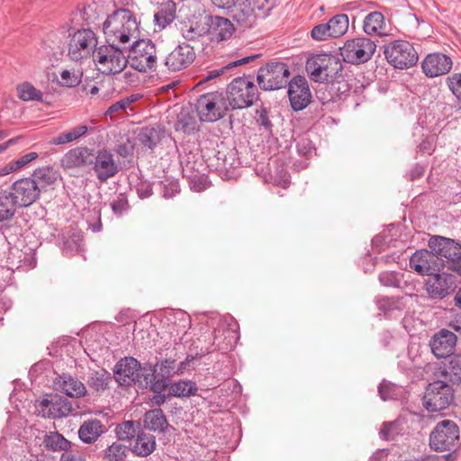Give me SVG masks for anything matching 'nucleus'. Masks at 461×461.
Wrapping results in <instances>:
<instances>
[{"mask_svg": "<svg viewBox=\"0 0 461 461\" xmlns=\"http://www.w3.org/2000/svg\"><path fill=\"white\" fill-rule=\"evenodd\" d=\"M143 426L150 431L164 433L169 424L163 411L160 408H157L145 412Z\"/></svg>", "mask_w": 461, "mask_h": 461, "instance_id": "31", "label": "nucleus"}, {"mask_svg": "<svg viewBox=\"0 0 461 461\" xmlns=\"http://www.w3.org/2000/svg\"><path fill=\"white\" fill-rule=\"evenodd\" d=\"M54 384L58 390H60L71 398H80L86 394V385L77 378L70 375L63 374L54 380Z\"/></svg>", "mask_w": 461, "mask_h": 461, "instance_id": "27", "label": "nucleus"}, {"mask_svg": "<svg viewBox=\"0 0 461 461\" xmlns=\"http://www.w3.org/2000/svg\"><path fill=\"white\" fill-rule=\"evenodd\" d=\"M176 130L188 134L197 130L196 118L188 109H182L177 115Z\"/></svg>", "mask_w": 461, "mask_h": 461, "instance_id": "41", "label": "nucleus"}, {"mask_svg": "<svg viewBox=\"0 0 461 461\" xmlns=\"http://www.w3.org/2000/svg\"><path fill=\"white\" fill-rule=\"evenodd\" d=\"M306 71L312 80L324 83L332 82L341 75L343 65L339 58L331 54H316L308 58Z\"/></svg>", "mask_w": 461, "mask_h": 461, "instance_id": "4", "label": "nucleus"}, {"mask_svg": "<svg viewBox=\"0 0 461 461\" xmlns=\"http://www.w3.org/2000/svg\"><path fill=\"white\" fill-rule=\"evenodd\" d=\"M128 453V448L118 443L113 442L104 451V459L105 461H123Z\"/></svg>", "mask_w": 461, "mask_h": 461, "instance_id": "44", "label": "nucleus"}, {"mask_svg": "<svg viewBox=\"0 0 461 461\" xmlns=\"http://www.w3.org/2000/svg\"><path fill=\"white\" fill-rule=\"evenodd\" d=\"M458 441V427L449 420L438 422L429 437V446L436 451L451 450L457 447Z\"/></svg>", "mask_w": 461, "mask_h": 461, "instance_id": "13", "label": "nucleus"}, {"mask_svg": "<svg viewBox=\"0 0 461 461\" xmlns=\"http://www.w3.org/2000/svg\"><path fill=\"white\" fill-rule=\"evenodd\" d=\"M327 24L331 37L339 38L343 36L348 30V17L344 14H336L329 20Z\"/></svg>", "mask_w": 461, "mask_h": 461, "instance_id": "43", "label": "nucleus"}, {"mask_svg": "<svg viewBox=\"0 0 461 461\" xmlns=\"http://www.w3.org/2000/svg\"><path fill=\"white\" fill-rule=\"evenodd\" d=\"M156 448L155 437L149 433L143 431L141 429L140 433L135 437V442L131 446L132 453L139 456H147L150 455Z\"/></svg>", "mask_w": 461, "mask_h": 461, "instance_id": "34", "label": "nucleus"}, {"mask_svg": "<svg viewBox=\"0 0 461 461\" xmlns=\"http://www.w3.org/2000/svg\"><path fill=\"white\" fill-rule=\"evenodd\" d=\"M180 192L179 184L176 180L169 181L163 185V196L165 198H172Z\"/></svg>", "mask_w": 461, "mask_h": 461, "instance_id": "59", "label": "nucleus"}, {"mask_svg": "<svg viewBox=\"0 0 461 461\" xmlns=\"http://www.w3.org/2000/svg\"><path fill=\"white\" fill-rule=\"evenodd\" d=\"M288 97L294 111H302L311 103L312 94L304 77L296 76L288 83Z\"/></svg>", "mask_w": 461, "mask_h": 461, "instance_id": "19", "label": "nucleus"}, {"mask_svg": "<svg viewBox=\"0 0 461 461\" xmlns=\"http://www.w3.org/2000/svg\"><path fill=\"white\" fill-rule=\"evenodd\" d=\"M97 44V37L92 30H77L70 36L68 56L75 62L88 60L94 58L98 49Z\"/></svg>", "mask_w": 461, "mask_h": 461, "instance_id": "9", "label": "nucleus"}, {"mask_svg": "<svg viewBox=\"0 0 461 461\" xmlns=\"http://www.w3.org/2000/svg\"><path fill=\"white\" fill-rule=\"evenodd\" d=\"M249 4L253 5V8L262 13V15H266L275 5V0H246Z\"/></svg>", "mask_w": 461, "mask_h": 461, "instance_id": "56", "label": "nucleus"}, {"mask_svg": "<svg viewBox=\"0 0 461 461\" xmlns=\"http://www.w3.org/2000/svg\"><path fill=\"white\" fill-rule=\"evenodd\" d=\"M453 401V390L446 380L429 384L423 396L424 407L431 412L447 409Z\"/></svg>", "mask_w": 461, "mask_h": 461, "instance_id": "12", "label": "nucleus"}, {"mask_svg": "<svg viewBox=\"0 0 461 461\" xmlns=\"http://www.w3.org/2000/svg\"><path fill=\"white\" fill-rule=\"evenodd\" d=\"M127 59L131 67L140 72L155 69L157 65V50L149 40H133L127 46Z\"/></svg>", "mask_w": 461, "mask_h": 461, "instance_id": "7", "label": "nucleus"}, {"mask_svg": "<svg viewBox=\"0 0 461 461\" xmlns=\"http://www.w3.org/2000/svg\"><path fill=\"white\" fill-rule=\"evenodd\" d=\"M138 140L145 147L153 149L161 140V132L155 127H144L137 135Z\"/></svg>", "mask_w": 461, "mask_h": 461, "instance_id": "42", "label": "nucleus"}, {"mask_svg": "<svg viewBox=\"0 0 461 461\" xmlns=\"http://www.w3.org/2000/svg\"><path fill=\"white\" fill-rule=\"evenodd\" d=\"M58 172L51 167L36 168L30 176L38 185L40 193L47 191L58 179Z\"/></svg>", "mask_w": 461, "mask_h": 461, "instance_id": "33", "label": "nucleus"}, {"mask_svg": "<svg viewBox=\"0 0 461 461\" xmlns=\"http://www.w3.org/2000/svg\"><path fill=\"white\" fill-rule=\"evenodd\" d=\"M233 20L243 29L252 28L258 14L249 2L240 0L230 9Z\"/></svg>", "mask_w": 461, "mask_h": 461, "instance_id": "26", "label": "nucleus"}, {"mask_svg": "<svg viewBox=\"0 0 461 461\" xmlns=\"http://www.w3.org/2000/svg\"><path fill=\"white\" fill-rule=\"evenodd\" d=\"M230 109H243L251 106L258 98V90L248 77H236L228 86L225 93Z\"/></svg>", "mask_w": 461, "mask_h": 461, "instance_id": "6", "label": "nucleus"}, {"mask_svg": "<svg viewBox=\"0 0 461 461\" xmlns=\"http://www.w3.org/2000/svg\"><path fill=\"white\" fill-rule=\"evenodd\" d=\"M290 70L283 62H270L261 67L257 75L259 87L264 91L277 90L288 83Z\"/></svg>", "mask_w": 461, "mask_h": 461, "instance_id": "11", "label": "nucleus"}, {"mask_svg": "<svg viewBox=\"0 0 461 461\" xmlns=\"http://www.w3.org/2000/svg\"><path fill=\"white\" fill-rule=\"evenodd\" d=\"M396 386L385 380H384L378 386V393L382 400H391L396 396Z\"/></svg>", "mask_w": 461, "mask_h": 461, "instance_id": "53", "label": "nucleus"}, {"mask_svg": "<svg viewBox=\"0 0 461 461\" xmlns=\"http://www.w3.org/2000/svg\"><path fill=\"white\" fill-rule=\"evenodd\" d=\"M183 37L187 41H194L197 38L207 35L206 29L204 28V23L203 25H190L182 30Z\"/></svg>", "mask_w": 461, "mask_h": 461, "instance_id": "51", "label": "nucleus"}, {"mask_svg": "<svg viewBox=\"0 0 461 461\" xmlns=\"http://www.w3.org/2000/svg\"><path fill=\"white\" fill-rule=\"evenodd\" d=\"M141 429L140 421L125 420L116 426L115 433L118 440L131 441L135 438Z\"/></svg>", "mask_w": 461, "mask_h": 461, "instance_id": "39", "label": "nucleus"}, {"mask_svg": "<svg viewBox=\"0 0 461 461\" xmlns=\"http://www.w3.org/2000/svg\"><path fill=\"white\" fill-rule=\"evenodd\" d=\"M256 122L259 126L260 131L271 133L273 129V123L268 116V112L266 108H261L257 111Z\"/></svg>", "mask_w": 461, "mask_h": 461, "instance_id": "50", "label": "nucleus"}, {"mask_svg": "<svg viewBox=\"0 0 461 461\" xmlns=\"http://www.w3.org/2000/svg\"><path fill=\"white\" fill-rule=\"evenodd\" d=\"M113 378L121 386L137 385L141 389L149 388L153 393H162L167 387V382L157 378L156 366L141 364L132 357L121 358L113 367Z\"/></svg>", "mask_w": 461, "mask_h": 461, "instance_id": "1", "label": "nucleus"}, {"mask_svg": "<svg viewBox=\"0 0 461 461\" xmlns=\"http://www.w3.org/2000/svg\"><path fill=\"white\" fill-rule=\"evenodd\" d=\"M195 59L194 49L186 43L176 47L165 59L164 65L169 71H179L186 68Z\"/></svg>", "mask_w": 461, "mask_h": 461, "instance_id": "22", "label": "nucleus"}, {"mask_svg": "<svg viewBox=\"0 0 461 461\" xmlns=\"http://www.w3.org/2000/svg\"><path fill=\"white\" fill-rule=\"evenodd\" d=\"M386 23L384 15L378 11L367 14L363 21V31L368 35H385Z\"/></svg>", "mask_w": 461, "mask_h": 461, "instance_id": "30", "label": "nucleus"}, {"mask_svg": "<svg viewBox=\"0 0 461 461\" xmlns=\"http://www.w3.org/2000/svg\"><path fill=\"white\" fill-rule=\"evenodd\" d=\"M444 267V260L431 249L417 250L410 258V267L421 276H430Z\"/></svg>", "mask_w": 461, "mask_h": 461, "instance_id": "14", "label": "nucleus"}, {"mask_svg": "<svg viewBox=\"0 0 461 461\" xmlns=\"http://www.w3.org/2000/svg\"><path fill=\"white\" fill-rule=\"evenodd\" d=\"M176 4L173 1H167L159 5L154 14L155 31L164 30L176 19Z\"/></svg>", "mask_w": 461, "mask_h": 461, "instance_id": "29", "label": "nucleus"}, {"mask_svg": "<svg viewBox=\"0 0 461 461\" xmlns=\"http://www.w3.org/2000/svg\"><path fill=\"white\" fill-rule=\"evenodd\" d=\"M82 72L63 70L60 74L61 84L68 87H74L81 82Z\"/></svg>", "mask_w": 461, "mask_h": 461, "instance_id": "49", "label": "nucleus"}, {"mask_svg": "<svg viewBox=\"0 0 461 461\" xmlns=\"http://www.w3.org/2000/svg\"><path fill=\"white\" fill-rule=\"evenodd\" d=\"M447 86L452 92V94L461 101V74L456 73L452 76L448 77Z\"/></svg>", "mask_w": 461, "mask_h": 461, "instance_id": "55", "label": "nucleus"}, {"mask_svg": "<svg viewBox=\"0 0 461 461\" xmlns=\"http://www.w3.org/2000/svg\"><path fill=\"white\" fill-rule=\"evenodd\" d=\"M38 157H39V155L37 152H30V153H27L13 161H14L17 170H21V169L26 167L31 162L37 159Z\"/></svg>", "mask_w": 461, "mask_h": 461, "instance_id": "58", "label": "nucleus"}, {"mask_svg": "<svg viewBox=\"0 0 461 461\" xmlns=\"http://www.w3.org/2000/svg\"><path fill=\"white\" fill-rule=\"evenodd\" d=\"M111 382V374L104 368L91 371L86 380L89 389L98 394L107 390Z\"/></svg>", "mask_w": 461, "mask_h": 461, "instance_id": "32", "label": "nucleus"}, {"mask_svg": "<svg viewBox=\"0 0 461 461\" xmlns=\"http://www.w3.org/2000/svg\"><path fill=\"white\" fill-rule=\"evenodd\" d=\"M72 132L69 131L61 132L57 136L53 137L50 140V144L53 145H63L74 141Z\"/></svg>", "mask_w": 461, "mask_h": 461, "instance_id": "60", "label": "nucleus"}, {"mask_svg": "<svg viewBox=\"0 0 461 461\" xmlns=\"http://www.w3.org/2000/svg\"><path fill=\"white\" fill-rule=\"evenodd\" d=\"M444 380L453 384L461 382V355H451L447 364L441 370Z\"/></svg>", "mask_w": 461, "mask_h": 461, "instance_id": "37", "label": "nucleus"}, {"mask_svg": "<svg viewBox=\"0 0 461 461\" xmlns=\"http://www.w3.org/2000/svg\"><path fill=\"white\" fill-rule=\"evenodd\" d=\"M43 447L51 452L63 453L71 448V442L68 440L62 434L58 431H50L45 433L42 438Z\"/></svg>", "mask_w": 461, "mask_h": 461, "instance_id": "36", "label": "nucleus"}, {"mask_svg": "<svg viewBox=\"0 0 461 461\" xmlns=\"http://www.w3.org/2000/svg\"><path fill=\"white\" fill-rule=\"evenodd\" d=\"M94 157L91 168L95 171L99 181L105 182L119 172L118 164L109 149H98L94 153Z\"/></svg>", "mask_w": 461, "mask_h": 461, "instance_id": "18", "label": "nucleus"}, {"mask_svg": "<svg viewBox=\"0 0 461 461\" xmlns=\"http://www.w3.org/2000/svg\"><path fill=\"white\" fill-rule=\"evenodd\" d=\"M127 206L128 202L123 197H121L111 203L113 212L118 215L122 214L124 211H126Z\"/></svg>", "mask_w": 461, "mask_h": 461, "instance_id": "61", "label": "nucleus"}, {"mask_svg": "<svg viewBox=\"0 0 461 461\" xmlns=\"http://www.w3.org/2000/svg\"><path fill=\"white\" fill-rule=\"evenodd\" d=\"M106 45H101L96 50L93 60L97 70L103 75L121 73L129 62L127 46L106 41Z\"/></svg>", "mask_w": 461, "mask_h": 461, "instance_id": "3", "label": "nucleus"}, {"mask_svg": "<svg viewBox=\"0 0 461 461\" xmlns=\"http://www.w3.org/2000/svg\"><path fill=\"white\" fill-rule=\"evenodd\" d=\"M60 461H86V458L81 454L74 453L69 449L62 453Z\"/></svg>", "mask_w": 461, "mask_h": 461, "instance_id": "63", "label": "nucleus"}, {"mask_svg": "<svg viewBox=\"0 0 461 461\" xmlns=\"http://www.w3.org/2000/svg\"><path fill=\"white\" fill-rule=\"evenodd\" d=\"M212 155L204 154L207 157L208 165L214 167L216 169H228L231 166V162L228 161L227 156L223 151L213 150Z\"/></svg>", "mask_w": 461, "mask_h": 461, "instance_id": "46", "label": "nucleus"}, {"mask_svg": "<svg viewBox=\"0 0 461 461\" xmlns=\"http://www.w3.org/2000/svg\"><path fill=\"white\" fill-rule=\"evenodd\" d=\"M18 96L23 101H41L42 93L30 83H23L17 86Z\"/></svg>", "mask_w": 461, "mask_h": 461, "instance_id": "45", "label": "nucleus"}, {"mask_svg": "<svg viewBox=\"0 0 461 461\" xmlns=\"http://www.w3.org/2000/svg\"><path fill=\"white\" fill-rule=\"evenodd\" d=\"M296 149L300 155L310 157L314 152L315 149L312 140L308 137H302L296 143Z\"/></svg>", "mask_w": 461, "mask_h": 461, "instance_id": "54", "label": "nucleus"}, {"mask_svg": "<svg viewBox=\"0 0 461 461\" xmlns=\"http://www.w3.org/2000/svg\"><path fill=\"white\" fill-rule=\"evenodd\" d=\"M425 286L430 298L442 299L455 292L456 277L445 272L441 274L436 272L429 276Z\"/></svg>", "mask_w": 461, "mask_h": 461, "instance_id": "16", "label": "nucleus"}, {"mask_svg": "<svg viewBox=\"0 0 461 461\" xmlns=\"http://www.w3.org/2000/svg\"><path fill=\"white\" fill-rule=\"evenodd\" d=\"M153 366H156L157 372L161 375L160 379L166 382V379L176 375V361L173 358H166L158 362ZM156 379H158V377Z\"/></svg>", "mask_w": 461, "mask_h": 461, "instance_id": "47", "label": "nucleus"}, {"mask_svg": "<svg viewBox=\"0 0 461 461\" xmlns=\"http://www.w3.org/2000/svg\"><path fill=\"white\" fill-rule=\"evenodd\" d=\"M311 36L313 40L319 41H327L330 38H332L327 23L315 25L312 29Z\"/></svg>", "mask_w": 461, "mask_h": 461, "instance_id": "52", "label": "nucleus"}, {"mask_svg": "<svg viewBox=\"0 0 461 461\" xmlns=\"http://www.w3.org/2000/svg\"><path fill=\"white\" fill-rule=\"evenodd\" d=\"M38 408L42 417L50 419L67 417L73 410L71 402L59 394H50L44 398Z\"/></svg>", "mask_w": 461, "mask_h": 461, "instance_id": "17", "label": "nucleus"}, {"mask_svg": "<svg viewBox=\"0 0 461 461\" xmlns=\"http://www.w3.org/2000/svg\"><path fill=\"white\" fill-rule=\"evenodd\" d=\"M257 58H258V55H251V56H247V57L241 58V59H239L234 60L232 62H230L229 64H227L225 67H223L221 68L214 69V70L209 72L208 76L206 77V79H211V78L217 77L220 75L223 74V72L225 70L232 68L234 67H238V66H240V65L247 64V63L254 60Z\"/></svg>", "mask_w": 461, "mask_h": 461, "instance_id": "48", "label": "nucleus"}, {"mask_svg": "<svg viewBox=\"0 0 461 461\" xmlns=\"http://www.w3.org/2000/svg\"><path fill=\"white\" fill-rule=\"evenodd\" d=\"M376 50L374 41L366 37H357L348 40L339 48L343 60L353 65H360L372 59Z\"/></svg>", "mask_w": 461, "mask_h": 461, "instance_id": "10", "label": "nucleus"}, {"mask_svg": "<svg viewBox=\"0 0 461 461\" xmlns=\"http://www.w3.org/2000/svg\"><path fill=\"white\" fill-rule=\"evenodd\" d=\"M116 152L121 157L127 158L128 156L132 154L133 146L130 143V141L119 144L116 148Z\"/></svg>", "mask_w": 461, "mask_h": 461, "instance_id": "62", "label": "nucleus"}, {"mask_svg": "<svg viewBox=\"0 0 461 461\" xmlns=\"http://www.w3.org/2000/svg\"><path fill=\"white\" fill-rule=\"evenodd\" d=\"M18 204L8 190L0 191V222L10 221L14 218Z\"/></svg>", "mask_w": 461, "mask_h": 461, "instance_id": "38", "label": "nucleus"}, {"mask_svg": "<svg viewBox=\"0 0 461 461\" xmlns=\"http://www.w3.org/2000/svg\"><path fill=\"white\" fill-rule=\"evenodd\" d=\"M106 431L104 424L97 419H87L80 425L77 434L85 444H94Z\"/></svg>", "mask_w": 461, "mask_h": 461, "instance_id": "28", "label": "nucleus"}, {"mask_svg": "<svg viewBox=\"0 0 461 461\" xmlns=\"http://www.w3.org/2000/svg\"><path fill=\"white\" fill-rule=\"evenodd\" d=\"M410 278V274L406 276L404 273L394 271H385L379 275V281L383 285L402 290H406L411 286Z\"/></svg>", "mask_w": 461, "mask_h": 461, "instance_id": "35", "label": "nucleus"}, {"mask_svg": "<svg viewBox=\"0 0 461 461\" xmlns=\"http://www.w3.org/2000/svg\"><path fill=\"white\" fill-rule=\"evenodd\" d=\"M429 248L448 265L461 256V246L454 240L441 236H433L429 240Z\"/></svg>", "mask_w": 461, "mask_h": 461, "instance_id": "21", "label": "nucleus"}, {"mask_svg": "<svg viewBox=\"0 0 461 461\" xmlns=\"http://www.w3.org/2000/svg\"><path fill=\"white\" fill-rule=\"evenodd\" d=\"M383 48L385 59L395 68H410L419 60L418 52L410 41L395 40L387 42Z\"/></svg>", "mask_w": 461, "mask_h": 461, "instance_id": "8", "label": "nucleus"}, {"mask_svg": "<svg viewBox=\"0 0 461 461\" xmlns=\"http://www.w3.org/2000/svg\"><path fill=\"white\" fill-rule=\"evenodd\" d=\"M95 150L87 147H77L68 150L60 163L65 169L91 167Z\"/></svg>", "mask_w": 461, "mask_h": 461, "instance_id": "23", "label": "nucleus"}, {"mask_svg": "<svg viewBox=\"0 0 461 461\" xmlns=\"http://www.w3.org/2000/svg\"><path fill=\"white\" fill-rule=\"evenodd\" d=\"M106 41L126 46L139 36V23L128 9H117L103 23Z\"/></svg>", "mask_w": 461, "mask_h": 461, "instance_id": "2", "label": "nucleus"}, {"mask_svg": "<svg viewBox=\"0 0 461 461\" xmlns=\"http://www.w3.org/2000/svg\"><path fill=\"white\" fill-rule=\"evenodd\" d=\"M204 28L211 40L218 42L230 39L235 32L230 20L219 15H205Z\"/></svg>", "mask_w": 461, "mask_h": 461, "instance_id": "20", "label": "nucleus"}, {"mask_svg": "<svg viewBox=\"0 0 461 461\" xmlns=\"http://www.w3.org/2000/svg\"><path fill=\"white\" fill-rule=\"evenodd\" d=\"M193 356H188L184 361L176 363V375H183L186 370L189 369L190 364L194 361Z\"/></svg>", "mask_w": 461, "mask_h": 461, "instance_id": "64", "label": "nucleus"}, {"mask_svg": "<svg viewBox=\"0 0 461 461\" xmlns=\"http://www.w3.org/2000/svg\"><path fill=\"white\" fill-rule=\"evenodd\" d=\"M198 388L194 382L190 380H180L170 384L169 395L178 398H189L195 395Z\"/></svg>", "mask_w": 461, "mask_h": 461, "instance_id": "40", "label": "nucleus"}, {"mask_svg": "<svg viewBox=\"0 0 461 461\" xmlns=\"http://www.w3.org/2000/svg\"><path fill=\"white\" fill-rule=\"evenodd\" d=\"M396 435L398 429L395 422L384 423L380 430V437L385 440L394 439Z\"/></svg>", "mask_w": 461, "mask_h": 461, "instance_id": "57", "label": "nucleus"}, {"mask_svg": "<svg viewBox=\"0 0 461 461\" xmlns=\"http://www.w3.org/2000/svg\"><path fill=\"white\" fill-rule=\"evenodd\" d=\"M227 101L223 92H209L200 95L195 104L200 121L214 122L222 119L230 109Z\"/></svg>", "mask_w": 461, "mask_h": 461, "instance_id": "5", "label": "nucleus"}, {"mask_svg": "<svg viewBox=\"0 0 461 461\" xmlns=\"http://www.w3.org/2000/svg\"><path fill=\"white\" fill-rule=\"evenodd\" d=\"M9 192L19 207H28L41 196L38 185L30 177L14 182Z\"/></svg>", "mask_w": 461, "mask_h": 461, "instance_id": "15", "label": "nucleus"}, {"mask_svg": "<svg viewBox=\"0 0 461 461\" xmlns=\"http://www.w3.org/2000/svg\"><path fill=\"white\" fill-rule=\"evenodd\" d=\"M452 60L440 52L429 53L421 62L423 73L429 77H436L448 73L452 68Z\"/></svg>", "mask_w": 461, "mask_h": 461, "instance_id": "24", "label": "nucleus"}, {"mask_svg": "<svg viewBox=\"0 0 461 461\" xmlns=\"http://www.w3.org/2000/svg\"><path fill=\"white\" fill-rule=\"evenodd\" d=\"M456 343V336L447 330H441L436 333L430 340V348L438 358L451 356Z\"/></svg>", "mask_w": 461, "mask_h": 461, "instance_id": "25", "label": "nucleus"}]
</instances>
